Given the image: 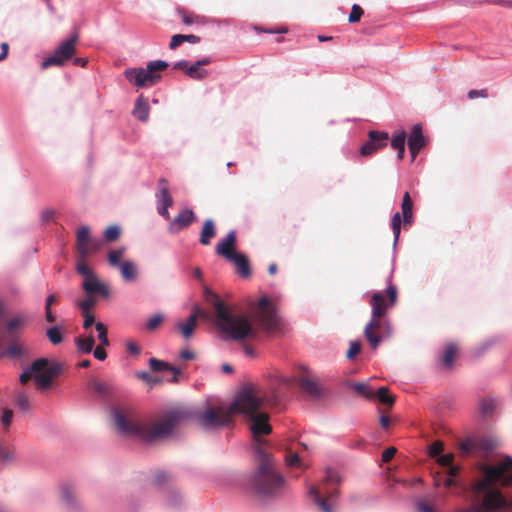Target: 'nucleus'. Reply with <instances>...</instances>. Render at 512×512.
Returning a JSON list of instances; mask_svg holds the SVG:
<instances>
[{
    "mask_svg": "<svg viewBox=\"0 0 512 512\" xmlns=\"http://www.w3.org/2000/svg\"><path fill=\"white\" fill-rule=\"evenodd\" d=\"M188 62L186 60L178 61L174 64L173 69L175 70H183L186 73V69L188 68Z\"/></svg>",
    "mask_w": 512,
    "mask_h": 512,
    "instance_id": "nucleus-63",
    "label": "nucleus"
},
{
    "mask_svg": "<svg viewBox=\"0 0 512 512\" xmlns=\"http://www.w3.org/2000/svg\"><path fill=\"white\" fill-rule=\"evenodd\" d=\"M149 111L150 107L148 100L143 96L138 97L132 112L134 117L142 122H146L149 118Z\"/></svg>",
    "mask_w": 512,
    "mask_h": 512,
    "instance_id": "nucleus-22",
    "label": "nucleus"
},
{
    "mask_svg": "<svg viewBox=\"0 0 512 512\" xmlns=\"http://www.w3.org/2000/svg\"><path fill=\"white\" fill-rule=\"evenodd\" d=\"M196 220L194 212L190 209L182 210L169 224L168 230L171 233H178L190 226Z\"/></svg>",
    "mask_w": 512,
    "mask_h": 512,
    "instance_id": "nucleus-18",
    "label": "nucleus"
},
{
    "mask_svg": "<svg viewBox=\"0 0 512 512\" xmlns=\"http://www.w3.org/2000/svg\"><path fill=\"white\" fill-rule=\"evenodd\" d=\"M177 13L181 18V21L185 25H192L194 23L200 22V17L195 15L193 12H190L184 8H178Z\"/></svg>",
    "mask_w": 512,
    "mask_h": 512,
    "instance_id": "nucleus-34",
    "label": "nucleus"
},
{
    "mask_svg": "<svg viewBox=\"0 0 512 512\" xmlns=\"http://www.w3.org/2000/svg\"><path fill=\"white\" fill-rule=\"evenodd\" d=\"M258 465L250 480L251 490L259 497L277 495L284 486V478L276 470L272 458L258 449Z\"/></svg>",
    "mask_w": 512,
    "mask_h": 512,
    "instance_id": "nucleus-6",
    "label": "nucleus"
},
{
    "mask_svg": "<svg viewBox=\"0 0 512 512\" xmlns=\"http://www.w3.org/2000/svg\"><path fill=\"white\" fill-rule=\"evenodd\" d=\"M168 67L163 60L151 61L146 68H128L124 71L125 78L138 88L150 87L157 84L161 79L160 72Z\"/></svg>",
    "mask_w": 512,
    "mask_h": 512,
    "instance_id": "nucleus-8",
    "label": "nucleus"
},
{
    "mask_svg": "<svg viewBox=\"0 0 512 512\" xmlns=\"http://www.w3.org/2000/svg\"><path fill=\"white\" fill-rule=\"evenodd\" d=\"M417 512H436L435 508L425 500H419L416 503Z\"/></svg>",
    "mask_w": 512,
    "mask_h": 512,
    "instance_id": "nucleus-49",
    "label": "nucleus"
},
{
    "mask_svg": "<svg viewBox=\"0 0 512 512\" xmlns=\"http://www.w3.org/2000/svg\"><path fill=\"white\" fill-rule=\"evenodd\" d=\"M268 398L254 384L246 385L235 397L228 408H209L197 417L199 425L205 429H217L228 425L235 414L243 415L250 423L253 439L270 434L269 415L261 410Z\"/></svg>",
    "mask_w": 512,
    "mask_h": 512,
    "instance_id": "nucleus-2",
    "label": "nucleus"
},
{
    "mask_svg": "<svg viewBox=\"0 0 512 512\" xmlns=\"http://www.w3.org/2000/svg\"><path fill=\"white\" fill-rule=\"evenodd\" d=\"M102 246V241L90 236L88 226H82L76 233V249L79 255L78 260H85L90 254L96 253Z\"/></svg>",
    "mask_w": 512,
    "mask_h": 512,
    "instance_id": "nucleus-12",
    "label": "nucleus"
},
{
    "mask_svg": "<svg viewBox=\"0 0 512 512\" xmlns=\"http://www.w3.org/2000/svg\"><path fill=\"white\" fill-rule=\"evenodd\" d=\"M398 299L397 287L389 284L385 291H375L371 294V318L364 327V336L372 349L392 335L391 323L386 317L389 309L393 308Z\"/></svg>",
    "mask_w": 512,
    "mask_h": 512,
    "instance_id": "nucleus-5",
    "label": "nucleus"
},
{
    "mask_svg": "<svg viewBox=\"0 0 512 512\" xmlns=\"http://www.w3.org/2000/svg\"><path fill=\"white\" fill-rule=\"evenodd\" d=\"M361 350V344L359 341L350 342L349 349L346 353L348 359H353Z\"/></svg>",
    "mask_w": 512,
    "mask_h": 512,
    "instance_id": "nucleus-47",
    "label": "nucleus"
},
{
    "mask_svg": "<svg viewBox=\"0 0 512 512\" xmlns=\"http://www.w3.org/2000/svg\"><path fill=\"white\" fill-rule=\"evenodd\" d=\"M470 100H474L476 98H487L488 90L486 88L480 90H470L467 94Z\"/></svg>",
    "mask_w": 512,
    "mask_h": 512,
    "instance_id": "nucleus-50",
    "label": "nucleus"
},
{
    "mask_svg": "<svg viewBox=\"0 0 512 512\" xmlns=\"http://www.w3.org/2000/svg\"><path fill=\"white\" fill-rule=\"evenodd\" d=\"M186 75L194 80H202L208 76V71L202 69L196 62L186 69Z\"/></svg>",
    "mask_w": 512,
    "mask_h": 512,
    "instance_id": "nucleus-33",
    "label": "nucleus"
},
{
    "mask_svg": "<svg viewBox=\"0 0 512 512\" xmlns=\"http://www.w3.org/2000/svg\"><path fill=\"white\" fill-rule=\"evenodd\" d=\"M126 349L130 354L138 355L140 353V348L134 342H127Z\"/></svg>",
    "mask_w": 512,
    "mask_h": 512,
    "instance_id": "nucleus-60",
    "label": "nucleus"
},
{
    "mask_svg": "<svg viewBox=\"0 0 512 512\" xmlns=\"http://www.w3.org/2000/svg\"><path fill=\"white\" fill-rule=\"evenodd\" d=\"M390 140L387 132L370 130L368 132V139L362 144L359 153L363 157H370L377 151L385 148Z\"/></svg>",
    "mask_w": 512,
    "mask_h": 512,
    "instance_id": "nucleus-13",
    "label": "nucleus"
},
{
    "mask_svg": "<svg viewBox=\"0 0 512 512\" xmlns=\"http://www.w3.org/2000/svg\"><path fill=\"white\" fill-rule=\"evenodd\" d=\"M183 43H184L183 34H175L171 37V40L169 43V48L171 50H174L177 47H179L180 45H182Z\"/></svg>",
    "mask_w": 512,
    "mask_h": 512,
    "instance_id": "nucleus-51",
    "label": "nucleus"
},
{
    "mask_svg": "<svg viewBox=\"0 0 512 512\" xmlns=\"http://www.w3.org/2000/svg\"><path fill=\"white\" fill-rule=\"evenodd\" d=\"M79 40L78 33L73 34L70 38L62 41L54 52L41 63V69H47L51 66L62 67L65 63L72 59L76 53V46Z\"/></svg>",
    "mask_w": 512,
    "mask_h": 512,
    "instance_id": "nucleus-9",
    "label": "nucleus"
},
{
    "mask_svg": "<svg viewBox=\"0 0 512 512\" xmlns=\"http://www.w3.org/2000/svg\"><path fill=\"white\" fill-rule=\"evenodd\" d=\"M66 329L62 325H53L46 330V337L52 345H59L63 342V334Z\"/></svg>",
    "mask_w": 512,
    "mask_h": 512,
    "instance_id": "nucleus-26",
    "label": "nucleus"
},
{
    "mask_svg": "<svg viewBox=\"0 0 512 512\" xmlns=\"http://www.w3.org/2000/svg\"><path fill=\"white\" fill-rule=\"evenodd\" d=\"M453 454L439 455L437 462L445 469L443 473H437L434 476V485L436 487L443 485L446 488L457 485L456 477L459 474L460 467L453 464Z\"/></svg>",
    "mask_w": 512,
    "mask_h": 512,
    "instance_id": "nucleus-11",
    "label": "nucleus"
},
{
    "mask_svg": "<svg viewBox=\"0 0 512 512\" xmlns=\"http://www.w3.org/2000/svg\"><path fill=\"white\" fill-rule=\"evenodd\" d=\"M76 271L83 277L82 288L87 296H92L94 294H99L103 297L109 296V289L107 285L99 281L96 274L88 266L85 260L77 261Z\"/></svg>",
    "mask_w": 512,
    "mask_h": 512,
    "instance_id": "nucleus-10",
    "label": "nucleus"
},
{
    "mask_svg": "<svg viewBox=\"0 0 512 512\" xmlns=\"http://www.w3.org/2000/svg\"><path fill=\"white\" fill-rule=\"evenodd\" d=\"M363 13V9L359 5L354 4L351 8V13L349 15L348 21L350 23L358 22L361 19Z\"/></svg>",
    "mask_w": 512,
    "mask_h": 512,
    "instance_id": "nucleus-43",
    "label": "nucleus"
},
{
    "mask_svg": "<svg viewBox=\"0 0 512 512\" xmlns=\"http://www.w3.org/2000/svg\"><path fill=\"white\" fill-rule=\"evenodd\" d=\"M89 387L99 395H105L108 392V386L96 379H92L89 382Z\"/></svg>",
    "mask_w": 512,
    "mask_h": 512,
    "instance_id": "nucleus-41",
    "label": "nucleus"
},
{
    "mask_svg": "<svg viewBox=\"0 0 512 512\" xmlns=\"http://www.w3.org/2000/svg\"><path fill=\"white\" fill-rule=\"evenodd\" d=\"M207 317V313L196 305L193 307L192 313L187 318V320L185 322H178L176 324V327L180 330L181 334L185 339H189L194 333V330L197 325V319H206Z\"/></svg>",
    "mask_w": 512,
    "mask_h": 512,
    "instance_id": "nucleus-14",
    "label": "nucleus"
},
{
    "mask_svg": "<svg viewBox=\"0 0 512 512\" xmlns=\"http://www.w3.org/2000/svg\"><path fill=\"white\" fill-rule=\"evenodd\" d=\"M300 388L314 399H320L324 396V389L320 384L308 378H302L299 381Z\"/></svg>",
    "mask_w": 512,
    "mask_h": 512,
    "instance_id": "nucleus-19",
    "label": "nucleus"
},
{
    "mask_svg": "<svg viewBox=\"0 0 512 512\" xmlns=\"http://www.w3.org/2000/svg\"><path fill=\"white\" fill-rule=\"evenodd\" d=\"M162 321L163 316L160 314H156L147 321L146 327L148 330L153 331L162 323Z\"/></svg>",
    "mask_w": 512,
    "mask_h": 512,
    "instance_id": "nucleus-46",
    "label": "nucleus"
},
{
    "mask_svg": "<svg viewBox=\"0 0 512 512\" xmlns=\"http://www.w3.org/2000/svg\"><path fill=\"white\" fill-rule=\"evenodd\" d=\"M205 300L215 309V326L225 339H256L259 332L278 335L285 332V323L275 304L266 296L251 308L250 317L232 313L210 289L204 290Z\"/></svg>",
    "mask_w": 512,
    "mask_h": 512,
    "instance_id": "nucleus-1",
    "label": "nucleus"
},
{
    "mask_svg": "<svg viewBox=\"0 0 512 512\" xmlns=\"http://www.w3.org/2000/svg\"><path fill=\"white\" fill-rule=\"evenodd\" d=\"M456 356H457V346L455 344H448L445 347V350H444V353L442 356L443 366H445L446 368H451Z\"/></svg>",
    "mask_w": 512,
    "mask_h": 512,
    "instance_id": "nucleus-31",
    "label": "nucleus"
},
{
    "mask_svg": "<svg viewBox=\"0 0 512 512\" xmlns=\"http://www.w3.org/2000/svg\"><path fill=\"white\" fill-rule=\"evenodd\" d=\"M105 346H102L101 344L98 345L93 351L94 357L100 361H103L107 358V353L104 349Z\"/></svg>",
    "mask_w": 512,
    "mask_h": 512,
    "instance_id": "nucleus-54",
    "label": "nucleus"
},
{
    "mask_svg": "<svg viewBox=\"0 0 512 512\" xmlns=\"http://www.w3.org/2000/svg\"><path fill=\"white\" fill-rule=\"evenodd\" d=\"M186 418V412L174 410L165 413L152 422H141L120 409H115L113 412L114 423L120 434L137 437L147 443L167 438Z\"/></svg>",
    "mask_w": 512,
    "mask_h": 512,
    "instance_id": "nucleus-4",
    "label": "nucleus"
},
{
    "mask_svg": "<svg viewBox=\"0 0 512 512\" xmlns=\"http://www.w3.org/2000/svg\"><path fill=\"white\" fill-rule=\"evenodd\" d=\"M401 224H402V219H401L400 213L397 212L391 218V228L393 231L395 243L398 241L399 236H400Z\"/></svg>",
    "mask_w": 512,
    "mask_h": 512,
    "instance_id": "nucleus-38",
    "label": "nucleus"
},
{
    "mask_svg": "<svg viewBox=\"0 0 512 512\" xmlns=\"http://www.w3.org/2000/svg\"><path fill=\"white\" fill-rule=\"evenodd\" d=\"M96 304L95 299L92 298V296H88V298L82 300L79 303V308L81 310V314H87L91 313V308Z\"/></svg>",
    "mask_w": 512,
    "mask_h": 512,
    "instance_id": "nucleus-44",
    "label": "nucleus"
},
{
    "mask_svg": "<svg viewBox=\"0 0 512 512\" xmlns=\"http://www.w3.org/2000/svg\"><path fill=\"white\" fill-rule=\"evenodd\" d=\"M230 262L234 263L237 268V273L243 277L248 278L251 275V269L249 265V260L246 255L242 253L235 254L230 260Z\"/></svg>",
    "mask_w": 512,
    "mask_h": 512,
    "instance_id": "nucleus-21",
    "label": "nucleus"
},
{
    "mask_svg": "<svg viewBox=\"0 0 512 512\" xmlns=\"http://www.w3.org/2000/svg\"><path fill=\"white\" fill-rule=\"evenodd\" d=\"M355 392H357L359 395L371 399L374 397V393L370 391L369 387L365 383H354L352 385Z\"/></svg>",
    "mask_w": 512,
    "mask_h": 512,
    "instance_id": "nucleus-40",
    "label": "nucleus"
},
{
    "mask_svg": "<svg viewBox=\"0 0 512 512\" xmlns=\"http://www.w3.org/2000/svg\"><path fill=\"white\" fill-rule=\"evenodd\" d=\"M397 449L395 447H389L382 453V462L387 463L395 456Z\"/></svg>",
    "mask_w": 512,
    "mask_h": 512,
    "instance_id": "nucleus-53",
    "label": "nucleus"
},
{
    "mask_svg": "<svg viewBox=\"0 0 512 512\" xmlns=\"http://www.w3.org/2000/svg\"><path fill=\"white\" fill-rule=\"evenodd\" d=\"M15 404L17 407L23 411L27 412L30 409V401L28 394L23 390L15 391Z\"/></svg>",
    "mask_w": 512,
    "mask_h": 512,
    "instance_id": "nucleus-32",
    "label": "nucleus"
},
{
    "mask_svg": "<svg viewBox=\"0 0 512 512\" xmlns=\"http://www.w3.org/2000/svg\"><path fill=\"white\" fill-rule=\"evenodd\" d=\"M512 485V458L506 457L496 464H480L471 484L470 497L473 504L455 512H494L507 506L500 491Z\"/></svg>",
    "mask_w": 512,
    "mask_h": 512,
    "instance_id": "nucleus-3",
    "label": "nucleus"
},
{
    "mask_svg": "<svg viewBox=\"0 0 512 512\" xmlns=\"http://www.w3.org/2000/svg\"><path fill=\"white\" fill-rule=\"evenodd\" d=\"M77 351L82 354H89L92 352L95 340L92 335L78 336L74 339Z\"/></svg>",
    "mask_w": 512,
    "mask_h": 512,
    "instance_id": "nucleus-25",
    "label": "nucleus"
},
{
    "mask_svg": "<svg viewBox=\"0 0 512 512\" xmlns=\"http://www.w3.org/2000/svg\"><path fill=\"white\" fill-rule=\"evenodd\" d=\"M425 146L422 134V127L419 124L413 126L408 138V148L411 154V161H414L419 151Z\"/></svg>",
    "mask_w": 512,
    "mask_h": 512,
    "instance_id": "nucleus-17",
    "label": "nucleus"
},
{
    "mask_svg": "<svg viewBox=\"0 0 512 512\" xmlns=\"http://www.w3.org/2000/svg\"><path fill=\"white\" fill-rule=\"evenodd\" d=\"M443 451V443L435 441L429 446V454L431 457H438Z\"/></svg>",
    "mask_w": 512,
    "mask_h": 512,
    "instance_id": "nucleus-48",
    "label": "nucleus"
},
{
    "mask_svg": "<svg viewBox=\"0 0 512 512\" xmlns=\"http://www.w3.org/2000/svg\"><path fill=\"white\" fill-rule=\"evenodd\" d=\"M286 462L288 466H296L299 465L300 459L297 453H293L286 458Z\"/></svg>",
    "mask_w": 512,
    "mask_h": 512,
    "instance_id": "nucleus-58",
    "label": "nucleus"
},
{
    "mask_svg": "<svg viewBox=\"0 0 512 512\" xmlns=\"http://www.w3.org/2000/svg\"><path fill=\"white\" fill-rule=\"evenodd\" d=\"M236 240V232L233 230L229 231L226 237L217 243L215 247L216 253L229 261L235 254H237L235 251Z\"/></svg>",
    "mask_w": 512,
    "mask_h": 512,
    "instance_id": "nucleus-16",
    "label": "nucleus"
},
{
    "mask_svg": "<svg viewBox=\"0 0 512 512\" xmlns=\"http://www.w3.org/2000/svg\"><path fill=\"white\" fill-rule=\"evenodd\" d=\"M22 324V319L19 318V317H15L13 319H11L8 323H7V329L9 331H12L16 328H18L20 325Z\"/></svg>",
    "mask_w": 512,
    "mask_h": 512,
    "instance_id": "nucleus-56",
    "label": "nucleus"
},
{
    "mask_svg": "<svg viewBox=\"0 0 512 512\" xmlns=\"http://www.w3.org/2000/svg\"><path fill=\"white\" fill-rule=\"evenodd\" d=\"M169 479V475L165 472H157L155 475V482L157 484H162Z\"/></svg>",
    "mask_w": 512,
    "mask_h": 512,
    "instance_id": "nucleus-61",
    "label": "nucleus"
},
{
    "mask_svg": "<svg viewBox=\"0 0 512 512\" xmlns=\"http://www.w3.org/2000/svg\"><path fill=\"white\" fill-rule=\"evenodd\" d=\"M13 418V411L10 409H4L2 413V424L4 427H9Z\"/></svg>",
    "mask_w": 512,
    "mask_h": 512,
    "instance_id": "nucleus-52",
    "label": "nucleus"
},
{
    "mask_svg": "<svg viewBox=\"0 0 512 512\" xmlns=\"http://www.w3.org/2000/svg\"><path fill=\"white\" fill-rule=\"evenodd\" d=\"M64 364L51 361L48 358H38L24 370L19 377L21 384L25 385L33 379L38 390L44 391L52 387L54 381L63 373Z\"/></svg>",
    "mask_w": 512,
    "mask_h": 512,
    "instance_id": "nucleus-7",
    "label": "nucleus"
},
{
    "mask_svg": "<svg viewBox=\"0 0 512 512\" xmlns=\"http://www.w3.org/2000/svg\"><path fill=\"white\" fill-rule=\"evenodd\" d=\"M62 499L68 507H76V493L72 486L63 485L61 488Z\"/></svg>",
    "mask_w": 512,
    "mask_h": 512,
    "instance_id": "nucleus-30",
    "label": "nucleus"
},
{
    "mask_svg": "<svg viewBox=\"0 0 512 512\" xmlns=\"http://www.w3.org/2000/svg\"><path fill=\"white\" fill-rule=\"evenodd\" d=\"M138 377L146 382H149V383H156L158 380L156 379H153L150 374L146 371H143V372H140L138 373Z\"/></svg>",
    "mask_w": 512,
    "mask_h": 512,
    "instance_id": "nucleus-62",
    "label": "nucleus"
},
{
    "mask_svg": "<svg viewBox=\"0 0 512 512\" xmlns=\"http://www.w3.org/2000/svg\"><path fill=\"white\" fill-rule=\"evenodd\" d=\"M83 318H84V321H83V328L84 329H88L90 328L94 322H95V317L92 313H87V314H82Z\"/></svg>",
    "mask_w": 512,
    "mask_h": 512,
    "instance_id": "nucleus-55",
    "label": "nucleus"
},
{
    "mask_svg": "<svg viewBox=\"0 0 512 512\" xmlns=\"http://www.w3.org/2000/svg\"><path fill=\"white\" fill-rule=\"evenodd\" d=\"M310 494L313 496L314 502L320 508L321 512H333L332 506L328 503V499L334 496V493H329L328 497H322L319 488L312 486Z\"/></svg>",
    "mask_w": 512,
    "mask_h": 512,
    "instance_id": "nucleus-23",
    "label": "nucleus"
},
{
    "mask_svg": "<svg viewBox=\"0 0 512 512\" xmlns=\"http://www.w3.org/2000/svg\"><path fill=\"white\" fill-rule=\"evenodd\" d=\"M124 253V248L112 250L108 253V262L111 266L116 267L121 265V258Z\"/></svg>",
    "mask_w": 512,
    "mask_h": 512,
    "instance_id": "nucleus-39",
    "label": "nucleus"
},
{
    "mask_svg": "<svg viewBox=\"0 0 512 512\" xmlns=\"http://www.w3.org/2000/svg\"><path fill=\"white\" fill-rule=\"evenodd\" d=\"M72 62H73V65H75V66L85 67L88 63V60H87V58H83V57H75V58H72Z\"/></svg>",
    "mask_w": 512,
    "mask_h": 512,
    "instance_id": "nucleus-64",
    "label": "nucleus"
},
{
    "mask_svg": "<svg viewBox=\"0 0 512 512\" xmlns=\"http://www.w3.org/2000/svg\"><path fill=\"white\" fill-rule=\"evenodd\" d=\"M216 236V225L212 219H206L200 232L199 242L204 246L211 244L212 239Z\"/></svg>",
    "mask_w": 512,
    "mask_h": 512,
    "instance_id": "nucleus-20",
    "label": "nucleus"
},
{
    "mask_svg": "<svg viewBox=\"0 0 512 512\" xmlns=\"http://www.w3.org/2000/svg\"><path fill=\"white\" fill-rule=\"evenodd\" d=\"M120 272L125 281L131 282L137 279L138 272L135 264L131 261H124L121 263Z\"/></svg>",
    "mask_w": 512,
    "mask_h": 512,
    "instance_id": "nucleus-28",
    "label": "nucleus"
},
{
    "mask_svg": "<svg viewBox=\"0 0 512 512\" xmlns=\"http://www.w3.org/2000/svg\"><path fill=\"white\" fill-rule=\"evenodd\" d=\"M25 354V348L18 342L12 341L5 349L1 351V357L18 359Z\"/></svg>",
    "mask_w": 512,
    "mask_h": 512,
    "instance_id": "nucleus-27",
    "label": "nucleus"
},
{
    "mask_svg": "<svg viewBox=\"0 0 512 512\" xmlns=\"http://www.w3.org/2000/svg\"><path fill=\"white\" fill-rule=\"evenodd\" d=\"M496 408V401L492 398H484L480 402V410L483 416L492 415Z\"/></svg>",
    "mask_w": 512,
    "mask_h": 512,
    "instance_id": "nucleus-36",
    "label": "nucleus"
},
{
    "mask_svg": "<svg viewBox=\"0 0 512 512\" xmlns=\"http://www.w3.org/2000/svg\"><path fill=\"white\" fill-rule=\"evenodd\" d=\"M402 214H413V202L408 192H405L401 204Z\"/></svg>",
    "mask_w": 512,
    "mask_h": 512,
    "instance_id": "nucleus-42",
    "label": "nucleus"
},
{
    "mask_svg": "<svg viewBox=\"0 0 512 512\" xmlns=\"http://www.w3.org/2000/svg\"><path fill=\"white\" fill-rule=\"evenodd\" d=\"M149 366L153 372H161L167 370L173 372V374H181V370L179 368H176L169 363L156 358L149 359Z\"/></svg>",
    "mask_w": 512,
    "mask_h": 512,
    "instance_id": "nucleus-29",
    "label": "nucleus"
},
{
    "mask_svg": "<svg viewBox=\"0 0 512 512\" xmlns=\"http://www.w3.org/2000/svg\"><path fill=\"white\" fill-rule=\"evenodd\" d=\"M374 397H377L382 404L392 406L395 402V398L389 394V389L387 387L379 388L376 393H374Z\"/></svg>",
    "mask_w": 512,
    "mask_h": 512,
    "instance_id": "nucleus-35",
    "label": "nucleus"
},
{
    "mask_svg": "<svg viewBox=\"0 0 512 512\" xmlns=\"http://www.w3.org/2000/svg\"><path fill=\"white\" fill-rule=\"evenodd\" d=\"M59 301V297L56 294H50L46 297L45 307L52 308L53 304Z\"/></svg>",
    "mask_w": 512,
    "mask_h": 512,
    "instance_id": "nucleus-59",
    "label": "nucleus"
},
{
    "mask_svg": "<svg viewBox=\"0 0 512 512\" xmlns=\"http://www.w3.org/2000/svg\"><path fill=\"white\" fill-rule=\"evenodd\" d=\"M119 235L120 229L118 226H110L104 232L105 239L109 242L117 240Z\"/></svg>",
    "mask_w": 512,
    "mask_h": 512,
    "instance_id": "nucleus-45",
    "label": "nucleus"
},
{
    "mask_svg": "<svg viewBox=\"0 0 512 512\" xmlns=\"http://www.w3.org/2000/svg\"><path fill=\"white\" fill-rule=\"evenodd\" d=\"M95 329L98 332V341L102 346H109L110 342L108 339V331L107 327L102 322H97L95 324Z\"/></svg>",
    "mask_w": 512,
    "mask_h": 512,
    "instance_id": "nucleus-37",
    "label": "nucleus"
},
{
    "mask_svg": "<svg viewBox=\"0 0 512 512\" xmlns=\"http://www.w3.org/2000/svg\"><path fill=\"white\" fill-rule=\"evenodd\" d=\"M160 204L158 205V213L165 219L170 218L168 208L173 205V199L169 192L168 181L165 178H161L158 181Z\"/></svg>",
    "mask_w": 512,
    "mask_h": 512,
    "instance_id": "nucleus-15",
    "label": "nucleus"
},
{
    "mask_svg": "<svg viewBox=\"0 0 512 512\" xmlns=\"http://www.w3.org/2000/svg\"><path fill=\"white\" fill-rule=\"evenodd\" d=\"M389 141L392 148L397 151L398 159L402 160L405 153L406 132L404 130L395 132Z\"/></svg>",
    "mask_w": 512,
    "mask_h": 512,
    "instance_id": "nucleus-24",
    "label": "nucleus"
},
{
    "mask_svg": "<svg viewBox=\"0 0 512 512\" xmlns=\"http://www.w3.org/2000/svg\"><path fill=\"white\" fill-rule=\"evenodd\" d=\"M44 312L46 322L52 324L56 321V316L53 313L52 308L44 307Z\"/></svg>",
    "mask_w": 512,
    "mask_h": 512,
    "instance_id": "nucleus-57",
    "label": "nucleus"
}]
</instances>
